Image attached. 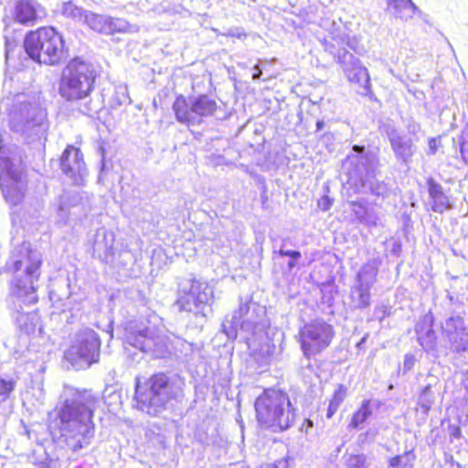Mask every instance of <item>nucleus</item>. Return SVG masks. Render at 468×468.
Instances as JSON below:
<instances>
[{
	"label": "nucleus",
	"mask_w": 468,
	"mask_h": 468,
	"mask_svg": "<svg viewBox=\"0 0 468 468\" xmlns=\"http://www.w3.org/2000/svg\"><path fill=\"white\" fill-rule=\"evenodd\" d=\"M298 261V260H293V259H292V258H291V260H290V261H289V262H288V269H289L290 271H292V270L296 266V261Z\"/></svg>",
	"instance_id": "52"
},
{
	"label": "nucleus",
	"mask_w": 468,
	"mask_h": 468,
	"mask_svg": "<svg viewBox=\"0 0 468 468\" xmlns=\"http://www.w3.org/2000/svg\"><path fill=\"white\" fill-rule=\"evenodd\" d=\"M351 211L355 214L356 218L361 222H366L367 207L359 201L350 202Z\"/></svg>",
	"instance_id": "38"
},
{
	"label": "nucleus",
	"mask_w": 468,
	"mask_h": 468,
	"mask_svg": "<svg viewBox=\"0 0 468 468\" xmlns=\"http://www.w3.org/2000/svg\"><path fill=\"white\" fill-rule=\"evenodd\" d=\"M324 121H318V122H316V130H317V131L322 130V129L324 128Z\"/></svg>",
	"instance_id": "53"
},
{
	"label": "nucleus",
	"mask_w": 468,
	"mask_h": 468,
	"mask_svg": "<svg viewBox=\"0 0 468 468\" xmlns=\"http://www.w3.org/2000/svg\"><path fill=\"white\" fill-rule=\"evenodd\" d=\"M114 234L104 228L97 229L91 239L92 255L102 262L112 261L114 256Z\"/></svg>",
	"instance_id": "20"
},
{
	"label": "nucleus",
	"mask_w": 468,
	"mask_h": 468,
	"mask_svg": "<svg viewBox=\"0 0 468 468\" xmlns=\"http://www.w3.org/2000/svg\"><path fill=\"white\" fill-rule=\"evenodd\" d=\"M332 40V43H325V50L334 56L348 80L362 89L361 93L367 94L370 89L368 71L362 66L360 60L346 48V47H348L353 51L359 53L360 48L357 38L350 37L345 34H333Z\"/></svg>",
	"instance_id": "6"
},
{
	"label": "nucleus",
	"mask_w": 468,
	"mask_h": 468,
	"mask_svg": "<svg viewBox=\"0 0 468 468\" xmlns=\"http://www.w3.org/2000/svg\"><path fill=\"white\" fill-rule=\"evenodd\" d=\"M345 465L347 468H368L369 463L364 453H346Z\"/></svg>",
	"instance_id": "34"
},
{
	"label": "nucleus",
	"mask_w": 468,
	"mask_h": 468,
	"mask_svg": "<svg viewBox=\"0 0 468 468\" xmlns=\"http://www.w3.org/2000/svg\"><path fill=\"white\" fill-rule=\"evenodd\" d=\"M307 427H313V421L310 420H306Z\"/></svg>",
	"instance_id": "56"
},
{
	"label": "nucleus",
	"mask_w": 468,
	"mask_h": 468,
	"mask_svg": "<svg viewBox=\"0 0 468 468\" xmlns=\"http://www.w3.org/2000/svg\"><path fill=\"white\" fill-rule=\"evenodd\" d=\"M439 384V379L433 375H429L427 383L421 387L417 399L418 409L421 413L427 415L435 402V389Z\"/></svg>",
	"instance_id": "24"
},
{
	"label": "nucleus",
	"mask_w": 468,
	"mask_h": 468,
	"mask_svg": "<svg viewBox=\"0 0 468 468\" xmlns=\"http://www.w3.org/2000/svg\"><path fill=\"white\" fill-rule=\"evenodd\" d=\"M366 339H367V336H364L358 343H357V346L358 347H361L362 345L366 342Z\"/></svg>",
	"instance_id": "54"
},
{
	"label": "nucleus",
	"mask_w": 468,
	"mask_h": 468,
	"mask_svg": "<svg viewBox=\"0 0 468 468\" xmlns=\"http://www.w3.org/2000/svg\"><path fill=\"white\" fill-rule=\"evenodd\" d=\"M85 12L86 11H83L81 8L74 5L71 2L65 3L62 9L63 15L72 18H79L83 20Z\"/></svg>",
	"instance_id": "37"
},
{
	"label": "nucleus",
	"mask_w": 468,
	"mask_h": 468,
	"mask_svg": "<svg viewBox=\"0 0 468 468\" xmlns=\"http://www.w3.org/2000/svg\"><path fill=\"white\" fill-rule=\"evenodd\" d=\"M60 167L74 185H81L87 175L83 154L80 149L69 145L60 157Z\"/></svg>",
	"instance_id": "19"
},
{
	"label": "nucleus",
	"mask_w": 468,
	"mask_h": 468,
	"mask_svg": "<svg viewBox=\"0 0 468 468\" xmlns=\"http://www.w3.org/2000/svg\"><path fill=\"white\" fill-rule=\"evenodd\" d=\"M429 151L428 154L433 155L437 153L439 148V143L436 138H430L428 142Z\"/></svg>",
	"instance_id": "47"
},
{
	"label": "nucleus",
	"mask_w": 468,
	"mask_h": 468,
	"mask_svg": "<svg viewBox=\"0 0 468 468\" xmlns=\"http://www.w3.org/2000/svg\"><path fill=\"white\" fill-rule=\"evenodd\" d=\"M353 151L356 153V155L351 157L352 162H356V175L350 177V185L357 193L388 197L390 193L388 184L375 178L379 165L378 155L373 152H365V147L360 145H354Z\"/></svg>",
	"instance_id": "9"
},
{
	"label": "nucleus",
	"mask_w": 468,
	"mask_h": 468,
	"mask_svg": "<svg viewBox=\"0 0 468 468\" xmlns=\"http://www.w3.org/2000/svg\"><path fill=\"white\" fill-rule=\"evenodd\" d=\"M121 91H122V98L118 99V104L122 105V104H125L127 102L129 103L130 102V99L128 97L126 89L125 88L124 89L121 88Z\"/></svg>",
	"instance_id": "49"
},
{
	"label": "nucleus",
	"mask_w": 468,
	"mask_h": 468,
	"mask_svg": "<svg viewBox=\"0 0 468 468\" xmlns=\"http://www.w3.org/2000/svg\"><path fill=\"white\" fill-rule=\"evenodd\" d=\"M96 78L95 67L76 57L62 70L58 93L67 101L76 103L80 112L91 116L101 109L99 99L91 98Z\"/></svg>",
	"instance_id": "3"
},
{
	"label": "nucleus",
	"mask_w": 468,
	"mask_h": 468,
	"mask_svg": "<svg viewBox=\"0 0 468 468\" xmlns=\"http://www.w3.org/2000/svg\"><path fill=\"white\" fill-rule=\"evenodd\" d=\"M370 288L355 283L350 290V305L354 309H365L371 303Z\"/></svg>",
	"instance_id": "27"
},
{
	"label": "nucleus",
	"mask_w": 468,
	"mask_h": 468,
	"mask_svg": "<svg viewBox=\"0 0 468 468\" xmlns=\"http://www.w3.org/2000/svg\"><path fill=\"white\" fill-rule=\"evenodd\" d=\"M9 125L27 142L46 140L48 129L47 112L36 101H18L10 112Z\"/></svg>",
	"instance_id": "10"
},
{
	"label": "nucleus",
	"mask_w": 468,
	"mask_h": 468,
	"mask_svg": "<svg viewBox=\"0 0 468 468\" xmlns=\"http://www.w3.org/2000/svg\"><path fill=\"white\" fill-rule=\"evenodd\" d=\"M372 414L371 401L364 400L361 407L353 414L350 426L355 429H359Z\"/></svg>",
	"instance_id": "32"
},
{
	"label": "nucleus",
	"mask_w": 468,
	"mask_h": 468,
	"mask_svg": "<svg viewBox=\"0 0 468 468\" xmlns=\"http://www.w3.org/2000/svg\"><path fill=\"white\" fill-rule=\"evenodd\" d=\"M442 336L452 351L463 353L468 350V324L460 315L447 318L441 324Z\"/></svg>",
	"instance_id": "18"
},
{
	"label": "nucleus",
	"mask_w": 468,
	"mask_h": 468,
	"mask_svg": "<svg viewBox=\"0 0 468 468\" xmlns=\"http://www.w3.org/2000/svg\"><path fill=\"white\" fill-rule=\"evenodd\" d=\"M317 205L321 210L327 211L331 208L333 201L328 196L324 195L318 200Z\"/></svg>",
	"instance_id": "44"
},
{
	"label": "nucleus",
	"mask_w": 468,
	"mask_h": 468,
	"mask_svg": "<svg viewBox=\"0 0 468 468\" xmlns=\"http://www.w3.org/2000/svg\"><path fill=\"white\" fill-rule=\"evenodd\" d=\"M378 272V263L376 260L368 261L356 273L355 283L372 288Z\"/></svg>",
	"instance_id": "29"
},
{
	"label": "nucleus",
	"mask_w": 468,
	"mask_h": 468,
	"mask_svg": "<svg viewBox=\"0 0 468 468\" xmlns=\"http://www.w3.org/2000/svg\"><path fill=\"white\" fill-rule=\"evenodd\" d=\"M254 73L252 74V79L254 80H259L262 74L261 69L259 65L254 66Z\"/></svg>",
	"instance_id": "51"
},
{
	"label": "nucleus",
	"mask_w": 468,
	"mask_h": 468,
	"mask_svg": "<svg viewBox=\"0 0 468 468\" xmlns=\"http://www.w3.org/2000/svg\"><path fill=\"white\" fill-rule=\"evenodd\" d=\"M382 129L388 139L396 160L399 164L409 166L417 151L416 143L418 138L403 133L390 123L384 124Z\"/></svg>",
	"instance_id": "17"
},
{
	"label": "nucleus",
	"mask_w": 468,
	"mask_h": 468,
	"mask_svg": "<svg viewBox=\"0 0 468 468\" xmlns=\"http://www.w3.org/2000/svg\"><path fill=\"white\" fill-rule=\"evenodd\" d=\"M416 362L415 356L411 354H407L404 357L403 370L408 372L412 369Z\"/></svg>",
	"instance_id": "46"
},
{
	"label": "nucleus",
	"mask_w": 468,
	"mask_h": 468,
	"mask_svg": "<svg viewBox=\"0 0 468 468\" xmlns=\"http://www.w3.org/2000/svg\"><path fill=\"white\" fill-rule=\"evenodd\" d=\"M5 37V56L7 57L11 48H13L15 47V44H14V41H10L9 38H7V37Z\"/></svg>",
	"instance_id": "50"
},
{
	"label": "nucleus",
	"mask_w": 468,
	"mask_h": 468,
	"mask_svg": "<svg viewBox=\"0 0 468 468\" xmlns=\"http://www.w3.org/2000/svg\"><path fill=\"white\" fill-rule=\"evenodd\" d=\"M64 284L66 285V287H67V288H69V286H70V285H69V280H67V281L64 282Z\"/></svg>",
	"instance_id": "57"
},
{
	"label": "nucleus",
	"mask_w": 468,
	"mask_h": 468,
	"mask_svg": "<svg viewBox=\"0 0 468 468\" xmlns=\"http://www.w3.org/2000/svg\"><path fill=\"white\" fill-rule=\"evenodd\" d=\"M222 160H223V157H221V156H218V157H217L216 165H221V164H222Z\"/></svg>",
	"instance_id": "55"
},
{
	"label": "nucleus",
	"mask_w": 468,
	"mask_h": 468,
	"mask_svg": "<svg viewBox=\"0 0 468 468\" xmlns=\"http://www.w3.org/2000/svg\"><path fill=\"white\" fill-rule=\"evenodd\" d=\"M420 130V126L417 122H410L408 125V132L410 135H416Z\"/></svg>",
	"instance_id": "48"
},
{
	"label": "nucleus",
	"mask_w": 468,
	"mask_h": 468,
	"mask_svg": "<svg viewBox=\"0 0 468 468\" xmlns=\"http://www.w3.org/2000/svg\"><path fill=\"white\" fill-rule=\"evenodd\" d=\"M50 301L53 303V305L59 309L62 313L66 312H73L75 310H79L80 303L73 297L70 292H58V290H52L49 292Z\"/></svg>",
	"instance_id": "26"
},
{
	"label": "nucleus",
	"mask_w": 468,
	"mask_h": 468,
	"mask_svg": "<svg viewBox=\"0 0 468 468\" xmlns=\"http://www.w3.org/2000/svg\"><path fill=\"white\" fill-rule=\"evenodd\" d=\"M390 315V307L386 304L378 305L375 307L372 317L370 320L383 321L386 317Z\"/></svg>",
	"instance_id": "41"
},
{
	"label": "nucleus",
	"mask_w": 468,
	"mask_h": 468,
	"mask_svg": "<svg viewBox=\"0 0 468 468\" xmlns=\"http://www.w3.org/2000/svg\"><path fill=\"white\" fill-rule=\"evenodd\" d=\"M16 384V381L15 379L0 376V395L5 397L9 396V394L14 390Z\"/></svg>",
	"instance_id": "39"
},
{
	"label": "nucleus",
	"mask_w": 468,
	"mask_h": 468,
	"mask_svg": "<svg viewBox=\"0 0 468 468\" xmlns=\"http://www.w3.org/2000/svg\"><path fill=\"white\" fill-rule=\"evenodd\" d=\"M285 242L286 239H283L281 245V248L278 251L274 250L273 253H278L280 256H288L293 260H299L302 257V254L298 250H285Z\"/></svg>",
	"instance_id": "43"
},
{
	"label": "nucleus",
	"mask_w": 468,
	"mask_h": 468,
	"mask_svg": "<svg viewBox=\"0 0 468 468\" xmlns=\"http://www.w3.org/2000/svg\"><path fill=\"white\" fill-rule=\"evenodd\" d=\"M460 140V151L463 161L468 165V129L463 131Z\"/></svg>",
	"instance_id": "42"
},
{
	"label": "nucleus",
	"mask_w": 468,
	"mask_h": 468,
	"mask_svg": "<svg viewBox=\"0 0 468 468\" xmlns=\"http://www.w3.org/2000/svg\"><path fill=\"white\" fill-rule=\"evenodd\" d=\"M81 197L77 191L64 192L59 197V204L58 206V213L61 219H66L70 207L80 205Z\"/></svg>",
	"instance_id": "31"
},
{
	"label": "nucleus",
	"mask_w": 468,
	"mask_h": 468,
	"mask_svg": "<svg viewBox=\"0 0 468 468\" xmlns=\"http://www.w3.org/2000/svg\"><path fill=\"white\" fill-rule=\"evenodd\" d=\"M45 15V9L35 0H20L15 6L16 21L26 26H33Z\"/></svg>",
	"instance_id": "22"
},
{
	"label": "nucleus",
	"mask_w": 468,
	"mask_h": 468,
	"mask_svg": "<svg viewBox=\"0 0 468 468\" xmlns=\"http://www.w3.org/2000/svg\"><path fill=\"white\" fill-rule=\"evenodd\" d=\"M333 326L323 320H314L300 330V342L306 357L321 353L331 344Z\"/></svg>",
	"instance_id": "16"
},
{
	"label": "nucleus",
	"mask_w": 468,
	"mask_h": 468,
	"mask_svg": "<svg viewBox=\"0 0 468 468\" xmlns=\"http://www.w3.org/2000/svg\"><path fill=\"white\" fill-rule=\"evenodd\" d=\"M428 193L430 197V205L432 211L442 213L452 207L450 198L444 192L441 184L437 183L433 178L427 181Z\"/></svg>",
	"instance_id": "23"
},
{
	"label": "nucleus",
	"mask_w": 468,
	"mask_h": 468,
	"mask_svg": "<svg viewBox=\"0 0 468 468\" xmlns=\"http://www.w3.org/2000/svg\"><path fill=\"white\" fill-rule=\"evenodd\" d=\"M110 16L98 15L92 12H85L84 23L93 31L110 35Z\"/></svg>",
	"instance_id": "30"
},
{
	"label": "nucleus",
	"mask_w": 468,
	"mask_h": 468,
	"mask_svg": "<svg viewBox=\"0 0 468 468\" xmlns=\"http://www.w3.org/2000/svg\"><path fill=\"white\" fill-rule=\"evenodd\" d=\"M268 325L265 308L250 300H240L231 318L222 324L229 338L239 336L247 344L250 356L261 367L270 364L275 348L267 335Z\"/></svg>",
	"instance_id": "2"
},
{
	"label": "nucleus",
	"mask_w": 468,
	"mask_h": 468,
	"mask_svg": "<svg viewBox=\"0 0 468 468\" xmlns=\"http://www.w3.org/2000/svg\"><path fill=\"white\" fill-rule=\"evenodd\" d=\"M212 299L213 290L206 282L187 278L178 283L176 305L180 312L197 314Z\"/></svg>",
	"instance_id": "13"
},
{
	"label": "nucleus",
	"mask_w": 468,
	"mask_h": 468,
	"mask_svg": "<svg viewBox=\"0 0 468 468\" xmlns=\"http://www.w3.org/2000/svg\"><path fill=\"white\" fill-rule=\"evenodd\" d=\"M184 386V379L176 374L155 373L143 383L136 378V408L150 416H158L169 401L183 395Z\"/></svg>",
	"instance_id": "4"
},
{
	"label": "nucleus",
	"mask_w": 468,
	"mask_h": 468,
	"mask_svg": "<svg viewBox=\"0 0 468 468\" xmlns=\"http://www.w3.org/2000/svg\"><path fill=\"white\" fill-rule=\"evenodd\" d=\"M346 395V388L343 385H339L335 390L332 399L330 400L327 417L331 418L338 410L340 404L344 401Z\"/></svg>",
	"instance_id": "35"
},
{
	"label": "nucleus",
	"mask_w": 468,
	"mask_h": 468,
	"mask_svg": "<svg viewBox=\"0 0 468 468\" xmlns=\"http://www.w3.org/2000/svg\"><path fill=\"white\" fill-rule=\"evenodd\" d=\"M258 421L274 430L285 431L292 426L295 412L285 392L265 390L255 401Z\"/></svg>",
	"instance_id": "7"
},
{
	"label": "nucleus",
	"mask_w": 468,
	"mask_h": 468,
	"mask_svg": "<svg viewBox=\"0 0 468 468\" xmlns=\"http://www.w3.org/2000/svg\"><path fill=\"white\" fill-rule=\"evenodd\" d=\"M138 27L131 25L128 21L120 17H112L110 19V35L115 33H133L137 32Z\"/></svg>",
	"instance_id": "33"
},
{
	"label": "nucleus",
	"mask_w": 468,
	"mask_h": 468,
	"mask_svg": "<svg viewBox=\"0 0 468 468\" xmlns=\"http://www.w3.org/2000/svg\"><path fill=\"white\" fill-rule=\"evenodd\" d=\"M27 180L19 170L9 160L2 156L0 149V188L5 199L11 206H16L22 202L25 197Z\"/></svg>",
	"instance_id": "15"
},
{
	"label": "nucleus",
	"mask_w": 468,
	"mask_h": 468,
	"mask_svg": "<svg viewBox=\"0 0 468 468\" xmlns=\"http://www.w3.org/2000/svg\"><path fill=\"white\" fill-rule=\"evenodd\" d=\"M433 316L427 314L420 322L416 324V334L420 345L425 350H431L436 344V335L432 328Z\"/></svg>",
	"instance_id": "25"
},
{
	"label": "nucleus",
	"mask_w": 468,
	"mask_h": 468,
	"mask_svg": "<svg viewBox=\"0 0 468 468\" xmlns=\"http://www.w3.org/2000/svg\"><path fill=\"white\" fill-rule=\"evenodd\" d=\"M123 340L125 344L154 356L165 353L164 338L142 321L132 320L125 324Z\"/></svg>",
	"instance_id": "14"
},
{
	"label": "nucleus",
	"mask_w": 468,
	"mask_h": 468,
	"mask_svg": "<svg viewBox=\"0 0 468 468\" xmlns=\"http://www.w3.org/2000/svg\"><path fill=\"white\" fill-rule=\"evenodd\" d=\"M44 460L35 462V468H60V463L58 458H51L44 452Z\"/></svg>",
	"instance_id": "40"
},
{
	"label": "nucleus",
	"mask_w": 468,
	"mask_h": 468,
	"mask_svg": "<svg viewBox=\"0 0 468 468\" xmlns=\"http://www.w3.org/2000/svg\"><path fill=\"white\" fill-rule=\"evenodd\" d=\"M11 301L13 317L16 325L26 334L34 333L38 322V315L37 313L25 311L23 305L28 306L35 303L18 301L15 297H11Z\"/></svg>",
	"instance_id": "21"
},
{
	"label": "nucleus",
	"mask_w": 468,
	"mask_h": 468,
	"mask_svg": "<svg viewBox=\"0 0 468 468\" xmlns=\"http://www.w3.org/2000/svg\"><path fill=\"white\" fill-rule=\"evenodd\" d=\"M41 253L31 248L30 243L23 242L12 252L8 262L14 271L11 282V297L18 301L37 303V282L40 276Z\"/></svg>",
	"instance_id": "5"
},
{
	"label": "nucleus",
	"mask_w": 468,
	"mask_h": 468,
	"mask_svg": "<svg viewBox=\"0 0 468 468\" xmlns=\"http://www.w3.org/2000/svg\"><path fill=\"white\" fill-rule=\"evenodd\" d=\"M227 37H236V38H243L246 37L247 34L239 27L229 28L226 33L223 34Z\"/></svg>",
	"instance_id": "45"
},
{
	"label": "nucleus",
	"mask_w": 468,
	"mask_h": 468,
	"mask_svg": "<svg viewBox=\"0 0 468 468\" xmlns=\"http://www.w3.org/2000/svg\"><path fill=\"white\" fill-rule=\"evenodd\" d=\"M415 460V454L412 451L406 452L403 455H397L389 460V466L393 468L400 467L406 468L412 466Z\"/></svg>",
	"instance_id": "36"
},
{
	"label": "nucleus",
	"mask_w": 468,
	"mask_h": 468,
	"mask_svg": "<svg viewBox=\"0 0 468 468\" xmlns=\"http://www.w3.org/2000/svg\"><path fill=\"white\" fill-rule=\"evenodd\" d=\"M58 410L61 437L73 452L90 445L94 436L93 412L99 398L88 389L65 385L60 394Z\"/></svg>",
	"instance_id": "1"
},
{
	"label": "nucleus",
	"mask_w": 468,
	"mask_h": 468,
	"mask_svg": "<svg viewBox=\"0 0 468 468\" xmlns=\"http://www.w3.org/2000/svg\"><path fill=\"white\" fill-rule=\"evenodd\" d=\"M217 107L215 100L208 95H193L187 98L181 95L176 99L173 111L177 122L196 125L202 122L203 117L213 115Z\"/></svg>",
	"instance_id": "11"
},
{
	"label": "nucleus",
	"mask_w": 468,
	"mask_h": 468,
	"mask_svg": "<svg viewBox=\"0 0 468 468\" xmlns=\"http://www.w3.org/2000/svg\"><path fill=\"white\" fill-rule=\"evenodd\" d=\"M388 7L396 17L404 20L412 18L419 11L411 0H388Z\"/></svg>",
	"instance_id": "28"
},
{
	"label": "nucleus",
	"mask_w": 468,
	"mask_h": 468,
	"mask_svg": "<svg viewBox=\"0 0 468 468\" xmlns=\"http://www.w3.org/2000/svg\"><path fill=\"white\" fill-rule=\"evenodd\" d=\"M100 348L101 340L98 334L90 328H85L76 334L65 356L75 367H89L91 364L98 362Z\"/></svg>",
	"instance_id": "12"
},
{
	"label": "nucleus",
	"mask_w": 468,
	"mask_h": 468,
	"mask_svg": "<svg viewBox=\"0 0 468 468\" xmlns=\"http://www.w3.org/2000/svg\"><path fill=\"white\" fill-rule=\"evenodd\" d=\"M27 54L35 61L58 65L68 58L62 36L53 27H41L29 32L24 40Z\"/></svg>",
	"instance_id": "8"
}]
</instances>
